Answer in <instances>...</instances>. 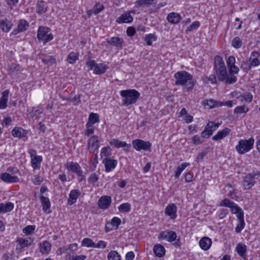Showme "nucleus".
Listing matches in <instances>:
<instances>
[{
  "label": "nucleus",
  "instance_id": "13",
  "mask_svg": "<svg viewBox=\"0 0 260 260\" xmlns=\"http://www.w3.org/2000/svg\"><path fill=\"white\" fill-rule=\"evenodd\" d=\"M88 150L91 152H94L99 147V141L98 136L93 135L90 137L87 143Z\"/></svg>",
  "mask_w": 260,
  "mask_h": 260
},
{
  "label": "nucleus",
  "instance_id": "51",
  "mask_svg": "<svg viewBox=\"0 0 260 260\" xmlns=\"http://www.w3.org/2000/svg\"><path fill=\"white\" fill-rule=\"evenodd\" d=\"M111 154V148L109 146L103 148L101 149V156H105V158H109L108 157Z\"/></svg>",
  "mask_w": 260,
  "mask_h": 260
},
{
  "label": "nucleus",
  "instance_id": "12",
  "mask_svg": "<svg viewBox=\"0 0 260 260\" xmlns=\"http://www.w3.org/2000/svg\"><path fill=\"white\" fill-rule=\"evenodd\" d=\"M176 238V233L175 232L173 231H166L161 232L158 236V238L159 239H165L170 242L174 241Z\"/></svg>",
  "mask_w": 260,
  "mask_h": 260
},
{
  "label": "nucleus",
  "instance_id": "24",
  "mask_svg": "<svg viewBox=\"0 0 260 260\" xmlns=\"http://www.w3.org/2000/svg\"><path fill=\"white\" fill-rule=\"evenodd\" d=\"M249 62L252 66H256L260 64V54L256 51H253L251 53Z\"/></svg>",
  "mask_w": 260,
  "mask_h": 260
},
{
  "label": "nucleus",
  "instance_id": "60",
  "mask_svg": "<svg viewBox=\"0 0 260 260\" xmlns=\"http://www.w3.org/2000/svg\"><path fill=\"white\" fill-rule=\"evenodd\" d=\"M99 180V176L95 173H92L88 180L89 183H93L96 182Z\"/></svg>",
  "mask_w": 260,
  "mask_h": 260
},
{
  "label": "nucleus",
  "instance_id": "3",
  "mask_svg": "<svg viewBox=\"0 0 260 260\" xmlns=\"http://www.w3.org/2000/svg\"><path fill=\"white\" fill-rule=\"evenodd\" d=\"M254 140L252 138L248 139H241L239 141L235 149L239 154H244L249 152L254 145Z\"/></svg>",
  "mask_w": 260,
  "mask_h": 260
},
{
  "label": "nucleus",
  "instance_id": "48",
  "mask_svg": "<svg viewBox=\"0 0 260 260\" xmlns=\"http://www.w3.org/2000/svg\"><path fill=\"white\" fill-rule=\"evenodd\" d=\"M249 111V109L247 106L245 105H243L241 106H238L236 107L234 109V112L236 114H241V113H246L248 112Z\"/></svg>",
  "mask_w": 260,
  "mask_h": 260
},
{
  "label": "nucleus",
  "instance_id": "8",
  "mask_svg": "<svg viewBox=\"0 0 260 260\" xmlns=\"http://www.w3.org/2000/svg\"><path fill=\"white\" fill-rule=\"evenodd\" d=\"M133 147L137 151L142 150L150 151L151 144L149 142L140 139H136L132 141Z\"/></svg>",
  "mask_w": 260,
  "mask_h": 260
},
{
  "label": "nucleus",
  "instance_id": "27",
  "mask_svg": "<svg viewBox=\"0 0 260 260\" xmlns=\"http://www.w3.org/2000/svg\"><path fill=\"white\" fill-rule=\"evenodd\" d=\"M48 9L46 4L43 1H39L36 4V12L41 15L45 13Z\"/></svg>",
  "mask_w": 260,
  "mask_h": 260
},
{
  "label": "nucleus",
  "instance_id": "25",
  "mask_svg": "<svg viewBox=\"0 0 260 260\" xmlns=\"http://www.w3.org/2000/svg\"><path fill=\"white\" fill-rule=\"evenodd\" d=\"M133 18L130 13L126 12L116 19V22L119 23H129L132 22Z\"/></svg>",
  "mask_w": 260,
  "mask_h": 260
},
{
  "label": "nucleus",
  "instance_id": "56",
  "mask_svg": "<svg viewBox=\"0 0 260 260\" xmlns=\"http://www.w3.org/2000/svg\"><path fill=\"white\" fill-rule=\"evenodd\" d=\"M200 26V22L199 21H194L186 29V32L192 31L194 29H196Z\"/></svg>",
  "mask_w": 260,
  "mask_h": 260
},
{
  "label": "nucleus",
  "instance_id": "64",
  "mask_svg": "<svg viewBox=\"0 0 260 260\" xmlns=\"http://www.w3.org/2000/svg\"><path fill=\"white\" fill-rule=\"evenodd\" d=\"M80 96L81 95L80 94L77 95L71 99L70 101L74 105H77L80 102Z\"/></svg>",
  "mask_w": 260,
  "mask_h": 260
},
{
  "label": "nucleus",
  "instance_id": "57",
  "mask_svg": "<svg viewBox=\"0 0 260 260\" xmlns=\"http://www.w3.org/2000/svg\"><path fill=\"white\" fill-rule=\"evenodd\" d=\"M212 134L213 133L212 132V131L207 128V127L205 126L204 130L201 133V137L208 138L210 137Z\"/></svg>",
  "mask_w": 260,
  "mask_h": 260
},
{
  "label": "nucleus",
  "instance_id": "38",
  "mask_svg": "<svg viewBox=\"0 0 260 260\" xmlns=\"http://www.w3.org/2000/svg\"><path fill=\"white\" fill-rule=\"evenodd\" d=\"M79 53L78 52H72L67 56V61L70 64L74 63L78 59Z\"/></svg>",
  "mask_w": 260,
  "mask_h": 260
},
{
  "label": "nucleus",
  "instance_id": "10",
  "mask_svg": "<svg viewBox=\"0 0 260 260\" xmlns=\"http://www.w3.org/2000/svg\"><path fill=\"white\" fill-rule=\"evenodd\" d=\"M34 242V240L28 237L26 239L18 237L17 238V244L16 247V251L18 252H21L23 250L24 247H28L31 245Z\"/></svg>",
  "mask_w": 260,
  "mask_h": 260
},
{
  "label": "nucleus",
  "instance_id": "1",
  "mask_svg": "<svg viewBox=\"0 0 260 260\" xmlns=\"http://www.w3.org/2000/svg\"><path fill=\"white\" fill-rule=\"evenodd\" d=\"M176 85H186V89L188 90L193 88L196 81L193 79L192 76L186 71H179L174 75Z\"/></svg>",
  "mask_w": 260,
  "mask_h": 260
},
{
  "label": "nucleus",
  "instance_id": "9",
  "mask_svg": "<svg viewBox=\"0 0 260 260\" xmlns=\"http://www.w3.org/2000/svg\"><path fill=\"white\" fill-rule=\"evenodd\" d=\"M220 206L231 208L232 212L237 215L240 213H244L243 211L236 203L227 199L222 200L220 203Z\"/></svg>",
  "mask_w": 260,
  "mask_h": 260
},
{
  "label": "nucleus",
  "instance_id": "59",
  "mask_svg": "<svg viewBox=\"0 0 260 260\" xmlns=\"http://www.w3.org/2000/svg\"><path fill=\"white\" fill-rule=\"evenodd\" d=\"M115 229H117L119 226V225L121 223V220L116 217H113L111 221L110 222Z\"/></svg>",
  "mask_w": 260,
  "mask_h": 260
},
{
  "label": "nucleus",
  "instance_id": "30",
  "mask_svg": "<svg viewBox=\"0 0 260 260\" xmlns=\"http://www.w3.org/2000/svg\"><path fill=\"white\" fill-rule=\"evenodd\" d=\"M107 43L110 45H113L116 47L121 48L123 43V40L119 37H112L107 40Z\"/></svg>",
  "mask_w": 260,
  "mask_h": 260
},
{
  "label": "nucleus",
  "instance_id": "55",
  "mask_svg": "<svg viewBox=\"0 0 260 260\" xmlns=\"http://www.w3.org/2000/svg\"><path fill=\"white\" fill-rule=\"evenodd\" d=\"M35 228V225H27L23 229V232L27 235H31L34 233Z\"/></svg>",
  "mask_w": 260,
  "mask_h": 260
},
{
  "label": "nucleus",
  "instance_id": "23",
  "mask_svg": "<svg viewBox=\"0 0 260 260\" xmlns=\"http://www.w3.org/2000/svg\"><path fill=\"white\" fill-rule=\"evenodd\" d=\"M237 219L238 220V224L235 228V231L237 233H239L244 229L245 223L244 219V213H240L239 215H237Z\"/></svg>",
  "mask_w": 260,
  "mask_h": 260
},
{
  "label": "nucleus",
  "instance_id": "52",
  "mask_svg": "<svg viewBox=\"0 0 260 260\" xmlns=\"http://www.w3.org/2000/svg\"><path fill=\"white\" fill-rule=\"evenodd\" d=\"M232 45L235 48H239L242 45V41L239 37H235L232 41Z\"/></svg>",
  "mask_w": 260,
  "mask_h": 260
},
{
  "label": "nucleus",
  "instance_id": "6",
  "mask_svg": "<svg viewBox=\"0 0 260 260\" xmlns=\"http://www.w3.org/2000/svg\"><path fill=\"white\" fill-rule=\"evenodd\" d=\"M66 168L69 171L77 174L79 181H81L85 180V177L78 163L74 161L68 162L66 164Z\"/></svg>",
  "mask_w": 260,
  "mask_h": 260
},
{
  "label": "nucleus",
  "instance_id": "58",
  "mask_svg": "<svg viewBox=\"0 0 260 260\" xmlns=\"http://www.w3.org/2000/svg\"><path fill=\"white\" fill-rule=\"evenodd\" d=\"M104 8V6L103 5L100 4L99 3L96 4L93 7V8L91 10V11H93L94 14H98L101 12Z\"/></svg>",
  "mask_w": 260,
  "mask_h": 260
},
{
  "label": "nucleus",
  "instance_id": "39",
  "mask_svg": "<svg viewBox=\"0 0 260 260\" xmlns=\"http://www.w3.org/2000/svg\"><path fill=\"white\" fill-rule=\"evenodd\" d=\"M219 103L220 102L214 101L212 99L204 100L202 103L203 105L208 106L210 108L219 107V105H218Z\"/></svg>",
  "mask_w": 260,
  "mask_h": 260
},
{
  "label": "nucleus",
  "instance_id": "18",
  "mask_svg": "<svg viewBox=\"0 0 260 260\" xmlns=\"http://www.w3.org/2000/svg\"><path fill=\"white\" fill-rule=\"evenodd\" d=\"M110 144L116 148H123L125 151H128L131 146L126 142L119 141L117 139H112Z\"/></svg>",
  "mask_w": 260,
  "mask_h": 260
},
{
  "label": "nucleus",
  "instance_id": "43",
  "mask_svg": "<svg viewBox=\"0 0 260 260\" xmlns=\"http://www.w3.org/2000/svg\"><path fill=\"white\" fill-rule=\"evenodd\" d=\"M108 260H121V256L115 250L111 251L107 255Z\"/></svg>",
  "mask_w": 260,
  "mask_h": 260
},
{
  "label": "nucleus",
  "instance_id": "4",
  "mask_svg": "<svg viewBox=\"0 0 260 260\" xmlns=\"http://www.w3.org/2000/svg\"><path fill=\"white\" fill-rule=\"evenodd\" d=\"M217 79L220 81L224 82L226 84H231L237 81V77L234 75H228L226 69L215 72Z\"/></svg>",
  "mask_w": 260,
  "mask_h": 260
},
{
  "label": "nucleus",
  "instance_id": "62",
  "mask_svg": "<svg viewBox=\"0 0 260 260\" xmlns=\"http://www.w3.org/2000/svg\"><path fill=\"white\" fill-rule=\"evenodd\" d=\"M33 182L35 184H40L43 181V178L38 175H36L32 179Z\"/></svg>",
  "mask_w": 260,
  "mask_h": 260
},
{
  "label": "nucleus",
  "instance_id": "20",
  "mask_svg": "<svg viewBox=\"0 0 260 260\" xmlns=\"http://www.w3.org/2000/svg\"><path fill=\"white\" fill-rule=\"evenodd\" d=\"M231 132V129L229 128L225 127L221 131L217 132V133L214 136L212 139L214 141H218L221 140L229 135Z\"/></svg>",
  "mask_w": 260,
  "mask_h": 260
},
{
  "label": "nucleus",
  "instance_id": "50",
  "mask_svg": "<svg viewBox=\"0 0 260 260\" xmlns=\"http://www.w3.org/2000/svg\"><path fill=\"white\" fill-rule=\"evenodd\" d=\"M86 258V256L84 255H71L70 254H68L66 257L67 260H85Z\"/></svg>",
  "mask_w": 260,
  "mask_h": 260
},
{
  "label": "nucleus",
  "instance_id": "28",
  "mask_svg": "<svg viewBox=\"0 0 260 260\" xmlns=\"http://www.w3.org/2000/svg\"><path fill=\"white\" fill-rule=\"evenodd\" d=\"M181 19V16L175 12H171L168 15L167 20L168 21L173 24H177L180 22Z\"/></svg>",
  "mask_w": 260,
  "mask_h": 260
},
{
  "label": "nucleus",
  "instance_id": "16",
  "mask_svg": "<svg viewBox=\"0 0 260 260\" xmlns=\"http://www.w3.org/2000/svg\"><path fill=\"white\" fill-rule=\"evenodd\" d=\"M103 162L105 165V171L109 172L114 169L117 166V160L111 159L110 158H105L103 160Z\"/></svg>",
  "mask_w": 260,
  "mask_h": 260
},
{
  "label": "nucleus",
  "instance_id": "47",
  "mask_svg": "<svg viewBox=\"0 0 260 260\" xmlns=\"http://www.w3.org/2000/svg\"><path fill=\"white\" fill-rule=\"evenodd\" d=\"M85 126L86 129L84 131V135L85 136L88 137L94 133L95 127L93 126V125L86 123Z\"/></svg>",
  "mask_w": 260,
  "mask_h": 260
},
{
  "label": "nucleus",
  "instance_id": "5",
  "mask_svg": "<svg viewBox=\"0 0 260 260\" xmlns=\"http://www.w3.org/2000/svg\"><path fill=\"white\" fill-rule=\"evenodd\" d=\"M50 28L45 26H40L38 28L37 37L39 41L46 43L53 38V36L49 34Z\"/></svg>",
  "mask_w": 260,
  "mask_h": 260
},
{
  "label": "nucleus",
  "instance_id": "40",
  "mask_svg": "<svg viewBox=\"0 0 260 260\" xmlns=\"http://www.w3.org/2000/svg\"><path fill=\"white\" fill-rule=\"evenodd\" d=\"M155 0H137L135 3V7L139 8L142 6L147 7L151 5Z\"/></svg>",
  "mask_w": 260,
  "mask_h": 260
},
{
  "label": "nucleus",
  "instance_id": "22",
  "mask_svg": "<svg viewBox=\"0 0 260 260\" xmlns=\"http://www.w3.org/2000/svg\"><path fill=\"white\" fill-rule=\"evenodd\" d=\"M29 26L28 23L24 19H21L18 23L17 30H13L12 34L16 35L19 32H22L26 30Z\"/></svg>",
  "mask_w": 260,
  "mask_h": 260
},
{
  "label": "nucleus",
  "instance_id": "37",
  "mask_svg": "<svg viewBox=\"0 0 260 260\" xmlns=\"http://www.w3.org/2000/svg\"><path fill=\"white\" fill-rule=\"evenodd\" d=\"M12 26V23L7 19L3 20L0 22V27L5 32L9 31Z\"/></svg>",
  "mask_w": 260,
  "mask_h": 260
},
{
  "label": "nucleus",
  "instance_id": "35",
  "mask_svg": "<svg viewBox=\"0 0 260 260\" xmlns=\"http://www.w3.org/2000/svg\"><path fill=\"white\" fill-rule=\"evenodd\" d=\"M8 95V90H5L2 92V96L0 99V109H4L7 107Z\"/></svg>",
  "mask_w": 260,
  "mask_h": 260
},
{
  "label": "nucleus",
  "instance_id": "7",
  "mask_svg": "<svg viewBox=\"0 0 260 260\" xmlns=\"http://www.w3.org/2000/svg\"><path fill=\"white\" fill-rule=\"evenodd\" d=\"M86 64L89 70H93V73L95 74L100 75L104 74L107 69V67L105 64L103 63L97 64L93 60H88L86 62Z\"/></svg>",
  "mask_w": 260,
  "mask_h": 260
},
{
  "label": "nucleus",
  "instance_id": "29",
  "mask_svg": "<svg viewBox=\"0 0 260 260\" xmlns=\"http://www.w3.org/2000/svg\"><path fill=\"white\" fill-rule=\"evenodd\" d=\"M51 244L47 241H44L39 244L40 251L43 254H48L51 250Z\"/></svg>",
  "mask_w": 260,
  "mask_h": 260
},
{
  "label": "nucleus",
  "instance_id": "34",
  "mask_svg": "<svg viewBox=\"0 0 260 260\" xmlns=\"http://www.w3.org/2000/svg\"><path fill=\"white\" fill-rule=\"evenodd\" d=\"M42 161V157L40 155L31 158V165L34 170L40 169Z\"/></svg>",
  "mask_w": 260,
  "mask_h": 260
},
{
  "label": "nucleus",
  "instance_id": "54",
  "mask_svg": "<svg viewBox=\"0 0 260 260\" xmlns=\"http://www.w3.org/2000/svg\"><path fill=\"white\" fill-rule=\"evenodd\" d=\"M42 60L45 64H53L56 62L55 58L52 56L42 58Z\"/></svg>",
  "mask_w": 260,
  "mask_h": 260
},
{
  "label": "nucleus",
  "instance_id": "11",
  "mask_svg": "<svg viewBox=\"0 0 260 260\" xmlns=\"http://www.w3.org/2000/svg\"><path fill=\"white\" fill-rule=\"evenodd\" d=\"M260 177V172H253L247 175L244 179V187L246 189H249L255 183L254 177Z\"/></svg>",
  "mask_w": 260,
  "mask_h": 260
},
{
  "label": "nucleus",
  "instance_id": "45",
  "mask_svg": "<svg viewBox=\"0 0 260 260\" xmlns=\"http://www.w3.org/2000/svg\"><path fill=\"white\" fill-rule=\"evenodd\" d=\"M239 98L240 99L241 102L245 101L248 103H250L253 99V95L251 93L246 92L241 94Z\"/></svg>",
  "mask_w": 260,
  "mask_h": 260
},
{
  "label": "nucleus",
  "instance_id": "61",
  "mask_svg": "<svg viewBox=\"0 0 260 260\" xmlns=\"http://www.w3.org/2000/svg\"><path fill=\"white\" fill-rule=\"evenodd\" d=\"M192 141L194 145L201 144L203 142L200 136L195 135L192 138Z\"/></svg>",
  "mask_w": 260,
  "mask_h": 260
},
{
  "label": "nucleus",
  "instance_id": "15",
  "mask_svg": "<svg viewBox=\"0 0 260 260\" xmlns=\"http://www.w3.org/2000/svg\"><path fill=\"white\" fill-rule=\"evenodd\" d=\"M165 214L171 219H175L177 216V207L175 204H169L165 209Z\"/></svg>",
  "mask_w": 260,
  "mask_h": 260
},
{
  "label": "nucleus",
  "instance_id": "44",
  "mask_svg": "<svg viewBox=\"0 0 260 260\" xmlns=\"http://www.w3.org/2000/svg\"><path fill=\"white\" fill-rule=\"evenodd\" d=\"M118 209L121 213H128L131 211V205L128 203H123L119 205Z\"/></svg>",
  "mask_w": 260,
  "mask_h": 260
},
{
  "label": "nucleus",
  "instance_id": "21",
  "mask_svg": "<svg viewBox=\"0 0 260 260\" xmlns=\"http://www.w3.org/2000/svg\"><path fill=\"white\" fill-rule=\"evenodd\" d=\"M40 200L42 205L43 210L47 213H50V209L51 205L49 199L45 196H40Z\"/></svg>",
  "mask_w": 260,
  "mask_h": 260
},
{
  "label": "nucleus",
  "instance_id": "19",
  "mask_svg": "<svg viewBox=\"0 0 260 260\" xmlns=\"http://www.w3.org/2000/svg\"><path fill=\"white\" fill-rule=\"evenodd\" d=\"M226 69L224 62L221 57L216 56L214 59V69L215 72Z\"/></svg>",
  "mask_w": 260,
  "mask_h": 260
},
{
  "label": "nucleus",
  "instance_id": "32",
  "mask_svg": "<svg viewBox=\"0 0 260 260\" xmlns=\"http://www.w3.org/2000/svg\"><path fill=\"white\" fill-rule=\"evenodd\" d=\"M153 250L155 255L157 257H161L165 254L166 250L164 247L160 244L155 245Z\"/></svg>",
  "mask_w": 260,
  "mask_h": 260
},
{
  "label": "nucleus",
  "instance_id": "14",
  "mask_svg": "<svg viewBox=\"0 0 260 260\" xmlns=\"http://www.w3.org/2000/svg\"><path fill=\"white\" fill-rule=\"evenodd\" d=\"M111 203L110 196H101L98 201V205L100 208L102 209H107Z\"/></svg>",
  "mask_w": 260,
  "mask_h": 260
},
{
  "label": "nucleus",
  "instance_id": "42",
  "mask_svg": "<svg viewBox=\"0 0 260 260\" xmlns=\"http://www.w3.org/2000/svg\"><path fill=\"white\" fill-rule=\"evenodd\" d=\"M190 165V164L188 162H184L182 163L180 166L177 167L176 171L175 173V177L176 178H178L180 176L182 171L188 166Z\"/></svg>",
  "mask_w": 260,
  "mask_h": 260
},
{
  "label": "nucleus",
  "instance_id": "46",
  "mask_svg": "<svg viewBox=\"0 0 260 260\" xmlns=\"http://www.w3.org/2000/svg\"><path fill=\"white\" fill-rule=\"evenodd\" d=\"M82 246H84L87 247L94 248V246H95V243L92 241V239L88 238H85L82 240Z\"/></svg>",
  "mask_w": 260,
  "mask_h": 260
},
{
  "label": "nucleus",
  "instance_id": "2",
  "mask_svg": "<svg viewBox=\"0 0 260 260\" xmlns=\"http://www.w3.org/2000/svg\"><path fill=\"white\" fill-rule=\"evenodd\" d=\"M122 103L126 106L135 104L140 97L139 92L135 89L122 90L120 91Z\"/></svg>",
  "mask_w": 260,
  "mask_h": 260
},
{
  "label": "nucleus",
  "instance_id": "49",
  "mask_svg": "<svg viewBox=\"0 0 260 260\" xmlns=\"http://www.w3.org/2000/svg\"><path fill=\"white\" fill-rule=\"evenodd\" d=\"M156 39V37L155 35L150 34L145 36L144 40L146 43V44L148 46L152 45V42L155 41Z\"/></svg>",
  "mask_w": 260,
  "mask_h": 260
},
{
  "label": "nucleus",
  "instance_id": "17",
  "mask_svg": "<svg viewBox=\"0 0 260 260\" xmlns=\"http://www.w3.org/2000/svg\"><path fill=\"white\" fill-rule=\"evenodd\" d=\"M1 179L5 182L11 183L19 181V178L16 176H13L9 173H4L1 176Z\"/></svg>",
  "mask_w": 260,
  "mask_h": 260
},
{
  "label": "nucleus",
  "instance_id": "36",
  "mask_svg": "<svg viewBox=\"0 0 260 260\" xmlns=\"http://www.w3.org/2000/svg\"><path fill=\"white\" fill-rule=\"evenodd\" d=\"M12 136L15 137L17 138H22L24 137L26 133L25 131L19 127H15L12 131Z\"/></svg>",
  "mask_w": 260,
  "mask_h": 260
},
{
  "label": "nucleus",
  "instance_id": "31",
  "mask_svg": "<svg viewBox=\"0 0 260 260\" xmlns=\"http://www.w3.org/2000/svg\"><path fill=\"white\" fill-rule=\"evenodd\" d=\"M14 208V204L11 202L6 204L0 203V214L6 213L11 211Z\"/></svg>",
  "mask_w": 260,
  "mask_h": 260
},
{
  "label": "nucleus",
  "instance_id": "53",
  "mask_svg": "<svg viewBox=\"0 0 260 260\" xmlns=\"http://www.w3.org/2000/svg\"><path fill=\"white\" fill-rule=\"evenodd\" d=\"M220 124V123H215L213 121H209L206 125V127H207V128H209V129L211 130L212 132L213 133L215 129H216L219 127Z\"/></svg>",
  "mask_w": 260,
  "mask_h": 260
},
{
  "label": "nucleus",
  "instance_id": "63",
  "mask_svg": "<svg viewBox=\"0 0 260 260\" xmlns=\"http://www.w3.org/2000/svg\"><path fill=\"white\" fill-rule=\"evenodd\" d=\"M236 59L234 56H230L229 57L226 62L228 67L229 68L230 67L233 66L235 64Z\"/></svg>",
  "mask_w": 260,
  "mask_h": 260
},
{
  "label": "nucleus",
  "instance_id": "41",
  "mask_svg": "<svg viewBox=\"0 0 260 260\" xmlns=\"http://www.w3.org/2000/svg\"><path fill=\"white\" fill-rule=\"evenodd\" d=\"M99 121V115L98 114L91 113L89 114L88 120L87 123H89L91 125H93L94 124L98 122Z\"/></svg>",
  "mask_w": 260,
  "mask_h": 260
},
{
  "label": "nucleus",
  "instance_id": "33",
  "mask_svg": "<svg viewBox=\"0 0 260 260\" xmlns=\"http://www.w3.org/2000/svg\"><path fill=\"white\" fill-rule=\"evenodd\" d=\"M246 246L245 244L239 243L236 247V251L242 258H246Z\"/></svg>",
  "mask_w": 260,
  "mask_h": 260
},
{
  "label": "nucleus",
  "instance_id": "26",
  "mask_svg": "<svg viewBox=\"0 0 260 260\" xmlns=\"http://www.w3.org/2000/svg\"><path fill=\"white\" fill-rule=\"evenodd\" d=\"M200 247L204 250H207L209 249L211 244L212 241L208 237H203L201 239L199 242Z\"/></svg>",
  "mask_w": 260,
  "mask_h": 260
}]
</instances>
